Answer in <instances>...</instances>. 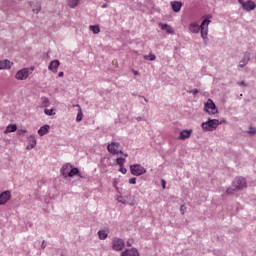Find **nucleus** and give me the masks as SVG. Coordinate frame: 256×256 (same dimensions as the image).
<instances>
[{
    "instance_id": "nucleus-25",
    "label": "nucleus",
    "mask_w": 256,
    "mask_h": 256,
    "mask_svg": "<svg viewBox=\"0 0 256 256\" xmlns=\"http://www.w3.org/2000/svg\"><path fill=\"white\" fill-rule=\"evenodd\" d=\"M98 238L101 240V241H105V239H107V237H109V234L107 233L106 230H99L98 233Z\"/></svg>"
},
{
    "instance_id": "nucleus-7",
    "label": "nucleus",
    "mask_w": 256,
    "mask_h": 256,
    "mask_svg": "<svg viewBox=\"0 0 256 256\" xmlns=\"http://www.w3.org/2000/svg\"><path fill=\"white\" fill-rule=\"evenodd\" d=\"M28 77H29V68H23L19 70L15 75V79H17L18 81H25V79H27Z\"/></svg>"
},
{
    "instance_id": "nucleus-26",
    "label": "nucleus",
    "mask_w": 256,
    "mask_h": 256,
    "mask_svg": "<svg viewBox=\"0 0 256 256\" xmlns=\"http://www.w3.org/2000/svg\"><path fill=\"white\" fill-rule=\"evenodd\" d=\"M17 131V124H9L6 127V133H15Z\"/></svg>"
},
{
    "instance_id": "nucleus-21",
    "label": "nucleus",
    "mask_w": 256,
    "mask_h": 256,
    "mask_svg": "<svg viewBox=\"0 0 256 256\" xmlns=\"http://www.w3.org/2000/svg\"><path fill=\"white\" fill-rule=\"evenodd\" d=\"M213 18V15L209 14L207 18H204L202 20V23L200 25V28H209V23H211V19Z\"/></svg>"
},
{
    "instance_id": "nucleus-16",
    "label": "nucleus",
    "mask_w": 256,
    "mask_h": 256,
    "mask_svg": "<svg viewBox=\"0 0 256 256\" xmlns=\"http://www.w3.org/2000/svg\"><path fill=\"white\" fill-rule=\"evenodd\" d=\"M171 7L174 13H179L181 11V7H183V2L181 1H173L171 2Z\"/></svg>"
},
{
    "instance_id": "nucleus-39",
    "label": "nucleus",
    "mask_w": 256,
    "mask_h": 256,
    "mask_svg": "<svg viewBox=\"0 0 256 256\" xmlns=\"http://www.w3.org/2000/svg\"><path fill=\"white\" fill-rule=\"evenodd\" d=\"M162 189H165L167 187V182L165 180H161Z\"/></svg>"
},
{
    "instance_id": "nucleus-35",
    "label": "nucleus",
    "mask_w": 256,
    "mask_h": 256,
    "mask_svg": "<svg viewBox=\"0 0 256 256\" xmlns=\"http://www.w3.org/2000/svg\"><path fill=\"white\" fill-rule=\"evenodd\" d=\"M128 183H129L130 185H136V184H137V178H135V177L130 178L129 181H128Z\"/></svg>"
},
{
    "instance_id": "nucleus-4",
    "label": "nucleus",
    "mask_w": 256,
    "mask_h": 256,
    "mask_svg": "<svg viewBox=\"0 0 256 256\" xmlns=\"http://www.w3.org/2000/svg\"><path fill=\"white\" fill-rule=\"evenodd\" d=\"M130 172L135 177H141V175H145V173H147V169L141 166V164H133L130 165Z\"/></svg>"
},
{
    "instance_id": "nucleus-5",
    "label": "nucleus",
    "mask_w": 256,
    "mask_h": 256,
    "mask_svg": "<svg viewBox=\"0 0 256 256\" xmlns=\"http://www.w3.org/2000/svg\"><path fill=\"white\" fill-rule=\"evenodd\" d=\"M121 147V143L119 142H112L111 144H108L107 150L111 155H123V150H119Z\"/></svg>"
},
{
    "instance_id": "nucleus-22",
    "label": "nucleus",
    "mask_w": 256,
    "mask_h": 256,
    "mask_svg": "<svg viewBox=\"0 0 256 256\" xmlns=\"http://www.w3.org/2000/svg\"><path fill=\"white\" fill-rule=\"evenodd\" d=\"M160 27L163 31H166L169 35H173L175 30L169 24H160Z\"/></svg>"
},
{
    "instance_id": "nucleus-46",
    "label": "nucleus",
    "mask_w": 256,
    "mask_h": 256,
    "mask_svg": "<svg viewBox=\"0 0 256 256\" xmlns=\"http://www.w3.org/2000/svg\"><path fill=\"white\" fill-rule=\"evenodd\" d=\"M134 75H139L138 71L133 70Z\"/></svg>"
},
{
    "instance_id": "nucleus-30",
    "label": "nucleus",
    "mask_w": 256,
    "mask_h": 256,
    "mask_svg": "<svg viewBox=\"0 0 256 256\" xmlns=\"http://www.w3.org/2000/svg\"><path fill=\"white\" fill-rule=\"evenodd\" d=\"M116 164L119 165V167H123V165H125V158L123 157H118L116 159Z\"/></svg>"
},
{
    "instance_id": "nucleus-47",
    "label": "nucleus",
    "mask_w": 256,
    "mask_h": 256,
    "mask_svg": "<svg viewBox=\"0 0 256 256\" xmlns=\"http://www.w3.org/2000/svg\"><path fill=\"white\" fill-rule=\"evenodd\" d=\"M132 199H135V198L133 196H132V198H128V202L131 203Z\"/></svg>"
},
{
    "instance_id": "nucleus-52",
    "label": "nucleus",
    "mask_w": 256,
    "mask_h": 256,
    "mask_svg": "<svg viewBox=\"0 0 256 256\" xmlns=\"http://www.w3.org/2000/svg\"><path fill=\"white\" fill-rule=\"evenodd\" d=\"M184 206H181V209H183Z\"/></svg>"
},
{
    "instance_id": "nucleus-24",
    "label": "nucleus",
    "mask_w": 256,
    "mask_h": 256,
    "mask_svg": "<svg viewBox=\"0 0 256 256\" xmlns=\"http://www.w3.org/2000/svg\"><path fill=\"white\" fill-rule=\"evenodd\" d=\"M189 29H190L191 33L197 34V33H199V31H201V26L199 24L192 23V24H190Z\"/></svg>"
},
{
    "instance_id": "nucleus-20",
    "label": "nucleus",
    "mask_w": 256,
    "mask_h": 256,
    "mask_svg": "<svg viewBox=\"0 0 256 256\" xmlns=\"http://www.w3.org/2000/svg\"><path fill=\"white\" fill-rule=\"evenodd\" d=\"M13 63L8 59L0 61V71L3 69H11Z\"/></svg>"
},
{
    "instance_id": "nucleus-34",
    "label": "nucleus",
    "mask_w": 256,
    "mask_h": 256,
    "mask_svg": "<svg viewBox=\"0 0 256 256\" xmlns=\"http://www.w3.org/2000/svg\"><path fill=\"white\" fill-rule=\"evenodd\" d=\"M249 135H256V128L255 127H250L248 131Z\"/></svg>"
},
{
    "instance_id": "nucleus-31",
    "label": "nucleus",
    "mask_w": 256,
    "mask_h": 256,
    "mask_svg": "<svg viewBox=\"0 0 256 256\" xmlns=\"http://www.w3.org/2000/svg\"><path fill=\"white\" fill-rule=\"evenodd\" d=\"M145 59H147L148 61H155L157 59V56H155V54H149L144 56Z\"/></svg>"
},
{
    "instance_id": "nucleus-49",
    "label": "nucleus",
    "mask_w": 256,
    "mask_h": 256,
    "mask_svg": "<svg viewBox=\"0 0 256 256\" xmlns=\"http://www.w3.org/2000/svg\"><path fill=\"white\" fill-rule=\"evenodd\" d=\"M107 7V4L102 5V9H105Z\"/></svg>"
},
{
    "instance_id": "nucleus-33",
    "label": "nucleus",
    "mask_w": 256,
    "mask_h": 256,
    "mask_svg": "<svg viewBox=\"0 0 256 256\" xmlns=\"http://www.w3.org/2000/svg\"><path fill=\"white\" fill-rule=\"evenodd\" d=\"M50 102H49V98H42V107H49Z\"/></svg>"
},
{
    "instance_id": "nucleus-42",
    "label": "nucleus",
    "mask_w": 256,
    "mask_h": 256,
    "mask_svg": "<svg viewBox=\"0 0 256 256\" xmlns=\"http://www.w3.org/2000/svg\"><path fill=\"white\" fill-rule=\"evenodd\" d=\"M47 247V242L45 240L42 241L41 249H45Z\"/></svg>"
},
{
    "instance_id": "nucleus-8",
    "label": "nucleus",
    "mask_w": 256,
    "mask_h": 256,
    "mask_svg": "<svg viewBox=\"0 0 256 256\" xmlns=\"http://www.w3.org/2000/svg\"><path fill=\"white\" fill-rule=\"evenodd\" d=\"M129 199H132L131 202H129ZM118 202L122 203V205H131V207H133V205H135V199H133V196H131V195L120 196L118 198Z\"/></svg>"
},
{
    "instance_id": "nucleus-51",
    "label": "nucleus",
    "mask_w": 256,
    "mask_h": 256,
    "mask_svg": "<svg viewBox=\"0 0 256 256\" xmlns=\"http://www.w3.org/2000/svg\"><path fill=\"white\" fill-rule=\"evenodd\" d=\"M124 156H125V157H129V155H128V154H124Z\"/></svg>"
},
{
    "instance_id": "nucleus-13",
    "label": "nucleus",
    "mask_w": 256,
    "mask_h": 256,
    "mask_svg": "<svg viewBox=\"0 0 256 256\" xmlns=\"http://www.w3.org/2000/svg\"><path fill=\"white\" fill-rule=\"evenodd\" d=\"M192 133H193V129L182 130L180 132V135H179L178 139H180V141H185V139H189V137H191Z\"/></svg>"
},
{
    "instance_id": "nucleus-12",
    "label": "nucleus",
    "mask_w": 256,
    "mask_h": 256,
    "mask_svg": "<svg viewBox=\"0 0 256 256\" xmlns=\"http://www.w3.org/2000/svg\"><path fill=\"white\" fill-rule=\"evenodd\" d=\"M120 256H141L137 248L125 249L121 252Z\"/></svg>"
},
{
    "instance_id": "nucleus-32",
    "label": "nucleus",
    "mask_w": 256,
    "mask_h": 256,
    "mask_svg": "<svg viewBox=\"0 0 256 256\" xmlns=\"http://www.w3.org/2000/svg\"><path fill=\"white\" fill-rule=\"evenodd\" d=\"M54 111V109H44L45 115H48L49 117L55 115Z\"/></svg>"
},
{
    "instance_id": "nucleus-37",
    "label": "nucleus",
    "mask_w": 256,
    "mask_h": 256,
    "mask_svg": "<svg viewBox=\"0 0 256 256\" xmlns=\"http://www.w3.org/2000/svg\"><path fill=\"white\" fill-rule=\"evenodd\" d=\"M119 171H120V173H122V175H126L127 174V168H125L123 166H120Z\"/></svg>"
},
{
    "instance_id": "nucleus-17",
    "label": "nucleus",
    "mask_w": 256,
    "mask_h": 256,
    "mask_svg": "<svg viewBox=\"0 0 256 256\" xmlns=\"http://www.w3.org/2000/svg\"><path fill=\"white\" fill-rule=\"evenodd\" d=\"M75 175L83 179V176H81V172L79 171V168L71 167V170L67 172V177H75Z\"/></svg>"
},
{
    "instance_id": "nucleus-40",
    "label": "nucleus",
    "mask_w": 256,
    "mask_h": 256,
    "mask_svg": "<svg viewBox=\"0 0 256 256\" xmlns=\"http://www.w3.org/2000/svg\"><path fill=\"white\" fill-rule=\"evenodd\" d=\"M238 85H241L242 87H247V83H245V81L238 82Z\"/></svg>"
},
{
    "instance_id": "nucleus-27",
    "label": "nucleus",
    "mask_w": 256,
    "mask_h": 256,
    "mask_svg": "<svg viewBox=\"0 0 256 256\" xmlns=\"http://www.w3.org/2000/svg\"><path fill=\"white\" fill-rule=\"evenodd\" d=\"M90 31H92L94 35H99V33H101V28L99 27V25H91Z\"/></svg>"
},
{
    "instance_id": "nucleus-48",
    "label": "nucleus",
    "mask_w": 256,
    "mask_h": 256,
    "mask_svg": "<svg viewBox=\"0 0 256 256\" xmlns=\"http://www.w3.org/2000/svg\"><path fill=\"white\" fill-rule=\"evenodd\" d=\"M243 0H238V3H240V5H242L243 4Z\"/></svg>"
},
{
    "instance_id": "nucleus-1",
    "label": "nucleus",
    "mask_w": 256,
    "mask_h": 256,
    "mask_svg": "<svg viewBox=\"0 0 256 256\" xmlns=\"http://www.w3.org/2000/svg\"><path fill=\"white\" fill-rule=\"evenodd\" d=\"M243 189H247V180L244 177H236L231 187L227 188L226 193L227 195H233L235 191H243Z\"/></svg>"
},
{
    "instance_id": "nucleus-45",
    "label": "nucleus",
    "mask_w": 256,
    "mask_h": 256,
    "mask_svg": "<svg viewBox=\"0 0 256 256\" xmlns=\"http://www.w3.org/2000/svg\"><path fill=\"white\" fill-rule=\"evenodd\" d=\"M140 97H143V98H144V101H145L146 103H149V100H148L147 98H145L144 96H140Z\"/></svg>"
},
{
    "instance_id": "nucleus-44",
    "label": "nucleus",
    "mask_w": 256,
    "mask_h": 256,
    "mask_svg": "<svg viewBox=\"0 0 256 256\" xmlns=\"http://www.w3.org/2000/svg\"><path fill=\"white\" fill-rule=\"evenodd\" d=\"M136 120L137 121H143V118L139 116V117L136 118Z\"/></svg>"
},
{
    "instance_id": "nucleus-41",
    "label": "nucleus",
    "mask_w": 256,
    "mask_h": 256,
    "mask_svg": "<svg viewBox=\"0 0 256 256\" xmlns=\"http://www.w3.org/2000/svg\"><path fill=\"white\" fill-rule=\"evenodd\" d=\"M23 133H27V130H25V129L18 130V135H21Z\"/></svg>"
},
{
    "instance_id": "nucleus-2",
    "label": "nucleus",
    "mask_w": 256,
    "mask_h": 256,
    "mask_svg": "<svg viewBox=\"0 0 256 256\" xmlns=\"http://www.w3.org/2000/svg\"><path fill=\"white\" fill-rule=\"evenodd\" d=\"M219 125H221V122L218 119L209 118L208 121L202 123L201 127L203 131H215Z\"/></svg>"
},
{
    "instance_id": "nucleus-29",
    "label": "nucleus",
    "mask_w": 256,
    "mask_h": 256,
    "mask_svg": "<svg viewBox=\"0 0 256 256\" xmlns=\"http://www.w3.org/2000/svg\"><path fill=\"white\" fill-rule=\"evenodd\" d=\"M76 121L77 123H81V121H83V112L81 111V108L78 111V114L76 116Z\"/></svg>"
},
{
    "instance_id": "nucleus-50",
    "label": "nucleus",
    "mask_w": 256,
    "mask_h": 256,
    "mask_svg": "<svg viewBox=\"0 0 256 256\" xmlns=\"http://www.w3.org/2000/svg\"><path fill=\"white\" fill-rule=\"evenodd\" d=\"M127 246H128V247H131V243L127 242Z\"/></svg>"
},
{
    "instance_id": "nucleus-28",
    "label": "nucleus",
    "mask_w": 256,
    "mask_h": 256,
    "mask_svg": "<svg viewBox=\"0 0 256 256\" xmlns=\"http://www.w3.org/2000/svg\"><path fill=\"white\" fill-rule=\"evenodd\" d=\"M68 5L72 9H75V7H77V5H79V0H69Z\"/></svg>"
},
{
    "instance_id": "nucleus-11",
    "label": "nucleus",
    "mask_w": 256,
    "mask_h": 256,
    "mask_svg": "<svg viewBox=\"0 0 256 256\" xmlns=\"http://www.w3.org/2000/svg\"><path fill=\"white\" fill-rule=\"evenodd\" d=\"M9 199H11V191L6 190L0 193V205H5L9 202Z\"/></svg>"
},
{
    "instance_id": "nucleus-38",
    "label": "nucleus",
    "mask_w": 256,
    "mask_h": 256,
    "mask_svg": "<svg viewBox=\"0 0 256 256\" xmlns=\"http://www.w3.org/2000/svg\"><path fill=\"white\" fill-rule=\"evenodd\" d=\"M189 93H192V95H197V93H199V89H193L188 91Z\"/></svg>"
},
{
    "instance_id": "nucleus-10",
    "label": "nucleus",
    "mask_w": 256,
    "mask_h": 256,
    "mask_svg": "<svg viewBox=\"0 0 256 256\" xmlns=\"http://www.w3.org/2000/svg\"><path fill=\"white\" fill-rule=\"evenodd\" d=\"M241 6L244 11H255L256 8V4L252 0L242 2Z\"/></svg>"
},
{
    "instance_id": "nucleus-18",
    "label": "nucleus",
    "mask_w": 256,
    "mask_h": 256,
    "mask_svg": "<svg viewBox=\"0 0 256 256\" xmlns=\"http://www.w3.org/2000/svg\"><path fill=\"white\" fill-rule=\"evenodd\" d=\"M71 167H73L71 164L67 163V164H64L62 166V168L60 169V173L61 175L67 179V173H69V170L71 169Z\"/></svg>"
},
{
    "instance_id": "nucleus-9",
    "label": "nucleus",
    "mask_w": 256,
    "mask_h": 256,
    "mask_svg": "<svg viewBox=\"0 0 256 256\" xmlns=\"http://www.w3.org/2000/svg\"><path fill=\"white\" fill-rule=\"evenodd\" d=\"M249 61H251V52H245L243 57L240 60L238 67L243 69V67L249 64Z\"/></svg>"
},
{
    "instance_id": "nucleus-14",
    "label": "nucleus",
    "mask_w": 256,
    "mask_h": 256,
    "mask_svg": "<svg viewBox=\"0 0 256 256\" xmlns=\"http://www.w3.org/2000/svg\"><path fill=\"white\" fill-rule=\"evenodd\" d=\"M28 145L26 147V149L28 151H31V149H35V146L37 145V138H35V136L31 135L28 138Z\"/></svg>"
},
{
    "instance_id": "nucleus-6",
    "label": "nucleus",
    "mask_w": 256,
    "mask_h": 256,
    "mask_svg": "<svg viewBox=\"0 0 256 256\" xmlns=\"http://www.w3.org/2000/svg\"><path fill=\"white\" fill-rule=\"evenodd\" d=\"M112 249L114 251H123V249H125V241L121 238L115 237L112 240Z\"/></svg>"
},
{
    "instance_id": "nucleus-15",
    "label": "nucleus",
    "mask_w": 256,
    "mask_h": 256,
    "mask_svg": "<svg viewBox=\"0 0 256 256\" xmlns=\"http://www.w3.org/2000/svg\"><path fill=\"white\" fill-rule=\"evenodd\" d=\"M59 65H61V62H59V60H53L50 62L48 69L49 71H52V73H57V69H59Z\"/></svg>"
},
{
    "instance_id": "nucleus-23",
    "label": "nucleus",
    "mask_w": 256,
    "mask_h": 256,
    "mask_svg": "<svg viewBox=\"0 0 256 256\" xmlns=\"http://www.w3.org/2000/svg\"><path fill=\"white\" fill-rule=\"evenodd\" d=\"M200 31H201V37L205 45H207V35H209V28H200Z\"/></svg>"
},
{
    "instance_id": "nucleus-36",
    "label": "nucleus",
    "mask_w": 256,
    "mask_h": 256,
    "mask_svg": "<svg viewBox=\"0 0 256 256\" xmlns=\"http://www.w3.org/2000/svg\"><path fill=\"white\" fill-rule=\"evenodd\" d=\"M32 11H33V13H36V14L40 13L41 12V5L38 4L37 8H33Z\"/></svg>"
},
{
    "instance_id": "nucleus-3",
    "label": "nucleus",
    "mask_w": 256,
    "mask_h": 256,
    "mask_svg": "<svg viewBox=\"0 0 256 256\" xmlns=\"http://www.w3.org/2000/svg\"><path fill=\"white\" fill-rule=\"evenodd\" d=\"M204 111L208 113V115H217L219 113V109H217V105L213 100L208 99V101L204 104Z\"/></svg>"
},
{
    "instance_id": "nucleus-19",
    "label": "nucleus",
    "mask_w": 256,
    "mask_h": 256,
    "mask_svg": "<svg viewBox=\"0 0 256 256\" xmlns=\"http://www.w3.org/2000/svg\"><path fill=\"white\" fill-rule=\"evenodd\" d=\"M49 129H51V126H49V124L43 125L38 130V135H40V137H43L44 135H47V133H49Z\"/></svg>"
},
{
    "instance_id": "nucleus-43",
    "label": "nucleus",
    "mask_w": 256,
    "mask_h": 256,
    "mask_svg": "<svg viewBox=\"0 0 256 256\" xmlns=\"http://www.w3.org/2000/svg\"><path fill=\"white\" fill-rule=\"evenodd\" d=\"M65 73L64 72H59L58 77H64Z\"/></svg>"
}]
</instances>
